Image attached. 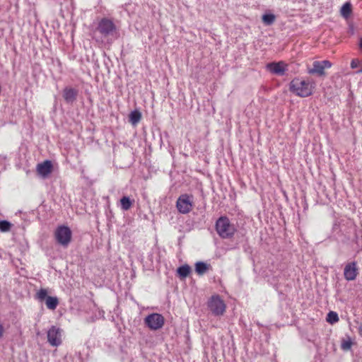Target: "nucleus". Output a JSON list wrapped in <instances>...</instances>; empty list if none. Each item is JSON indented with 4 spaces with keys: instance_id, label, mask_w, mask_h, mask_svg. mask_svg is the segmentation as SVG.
<instances>
[{
    "instance_id": "f257e3e1",
    "label": "nucleus",
    "mask_w": 362,
    "mask_h": 362,
    "mask_svg": "<svg viewBox=\"0 0 362 362\" xmlns=\"http://www.w3.org/2000/svg\"><path fill=\"white\" fill-rule=\"evenodd\" d=\"M315 88V83L310 80L300 78H293L290 83V90L296 95L305 98L311 95Z\"/></svg>"
},
{
    "instance_id": "f03ea898",
    "label": "nucleus",
    "mask_w": 362,
    "mask_h": 362,
    "mask_svg": "<svg viewBox=\"0 0 362 362\" xmlns=\"http://www.w3.org/2000/svg\"><path fill=\"white\" fill-rule=\"evenodd\" d=\"M216 230L218 235L222 238H230L233 236L236 231L235 226L230 223L227 216H221L216 221Z\"/></svg>"
},
{
    "instance_id": "7ed1b4c3",
    "label": "nucleus",
    "mask_w": 362,
    "mask_h": 362,
    "mask_svg": "<svg viewBox=\"0 0 362 362\" xmlns=\"http://www.w3.org/2000/svg\"><path fill=\"white\" fill-rule=\"evenodd\" d=\"M97 30L103 37L115 36L117 34V28L113 21L103 18L98 23Z\"/></svg>"
},
{
    "instance_id": "20e7f679",
    "label": "nucleus",
    "mask_w": 362,
    "mask_h": 362,
    "mask_svg": "<svg viewBox=\"0 0 362 362\" xmlns=\"http://www.w3.org/2000/svg\"><path fill=\"white\" fill-rule=\"evenodd\" d=\"M193 199L194 197L192 194H181L176 202L177 211L182 214L189 213L193 208Z\"/></svg>"
},
{
    "instance_id": "39448f33",
    "label": "nucleus",
    "mask_w": 362,
    "mask_h": 362,
    "mask_svg": "<svg viewBox=\"0 0 362 362\" xmlns=\"http://www.w3.org/2000/svg\"><path fill=\"white\" fill-rule=\"evenodd\" d=\"M54 237L59 245L67 247L71 240L72 233L68 226H59L55 230Z\"/></svg>"
},
{
    "instance_id": "423d86ee",
    "label": "nucleus",
    "mask_w": 362,
    "mask_h": 362,
    "mask_svg": "<svg viewBox=\"0 0 362 362\" xmlns=\"http://www.w3.org/2000/svg\"><path fill=\"white\" fill-rule=\"evenodd\" d=\"M144 322L150 329L158 330L164 325L165 319L159 313H152L145 317Z\"/></svg>"
},
{
    "instance_id": "0eeeda50",
    "label": "nucleus",
    "mask_w": 362,
    "mask_h": 362,
    "mask_svg": "<svg viewBox=\"0 0 362 362\" xmlns=\"http://www.w3.org/2000/svg\"><path fill=\"white\" fill-rule=\"evenodd\" d=\"M208 307L214 315H222L226 310V305L219 296H213L208 301Z\"/></svg>"
},
{
    "instance_id": "6e6552de",
    "label": "nucleus",
    "mask_w": 362,
    "mask_h": 362,
    "mask_svg": "<svg viewBox=\"0 0 362 362\" xmlns=\"http://www.w3.org/2000/svg\"><path fill=\"white\" fill-rule=\"evenodd\" d=\"M47 341L52 346L62 344V330L56 326H52L47 331Z\"/></svg>"
},
{
    "instance_id": "1a4fd4ad",
    "label": "nucleus",
    "mask_w": 362,
    "mask_h": 362,
    "mask_svg": "<svg viewBox=\"0 0 362 362\" xmlns=\"http://www.w3.org/2000/svg\"><path fill=\"white\" fill-rule=\"evenodd\" d=\"M358 267L356 262L346 264L344 269V276L347 281H354L358 275Z\"/></svg>"
},
{
    "instance_id": "9d476101",
    "label": "nucleus",
    "mask_w": 362,
    "mask_h": 362,
    "mask_svg": "<svg viewBox=\"0 0 362 362\" xmlns=\"http://www.w3.org/2000/svg\"><path fill=\"white\" fill-rule=\"evenodd\" d=\"M267 71L272 74L283 76L286 71V64L284 62H271L266 65Z\"/></svg>"
},
{
    "instance_id": "9b49d317",
    "label": "nucleus",
    "mask_w": 362,
    "mask_h": 362,
    "mask_svg": "<svg viewBox=\"0 0 362 362\" xmlns=\"http://www.w3.org/2000/svg\"><path fill=\"white\" fill-rule=\"evenodd\" d=\"M52 162L49 160H46L37 164L36 170L41 177L45 178L52 173Z\"/></svg>"
},
{
    "instance_id": "f8f14e48",
    "label": "nucleus",
    "mask_w": 362,
    "mask_h": 362,
    "mask_svg": "<svg viewBox=\"0 0 362 362\" xmlns=\"http://www.w3.org/2000/svg\"><path fill=\"white\" fill-rule=\"evenodd\" d=\"M308 73L312 75H317V76H325V71L320 61H315L313 63V67L308 69Z\"/></svg>"
},
{
    "instance_id": "ddd939ff",
    "label": "nucleus",
    "mask_w": 362,
    "mask_h": 362,
    "mask_svg": "<svg viewBox=\"0 0 362 362\" xmlns=\"http://www.w3.org/2000/svg\"><path fill=\"white\" fill-rule=\"evenodd\" d=\"M77 90L72 88H65L63 92V97L68 103H72L76 98Z\"/></svg>"
},
{
    "instance_id": "4468645a",
    "label": "nucleus",
    "mask_w": 362,
    "mask_h": 362,
    "mask_svg": "<svg viewBox=\"0 0 362 362\" xmlns=\"http://www.w3.org/2000/svg\"><path fill=\"white\" fill-rule=\"evenodd\" d=\"M45 304L48 309L54 310L59 304V300L56 296H47L45 299Z\"/></svg>"
},
{
    "instance_id": "2eb2a0df",
    "label": "nucleus",
    "mask_w": 362,
    "mask_h": 362,
    "mask_svg": "<svg viewBox=\"0 0 362 362\" xmlns=\"http://www.w3.org/2000/svg\"><path fill=\"white\" fill-rule=\"evenodd\" d=\"M134 202V199H130L129 197L124 196L120 199L121 209L124 211H127L132 207Z\"/></svg>"
},
{
    "instance_id": "dca6fc26",
    "label": "nucleus",
    "mask_w": 362,
    "mask_h": 362,
    "mask_svg": "<svg viewBox=\"0 0 362 362\" xmlns=\"http://www.w3.org/2000/svg\"><path fill=\"white\" fill-rule=\"evenodd\" d=\"M209 268V265L203 262H198L195 264V271L199 275H202L206 273Z\"/></svg>"
},
{
    "instance_id": "f3484780",
    "label": "nucleus",
    "mask_w": 362,
    "mask_h": 362,
    "mask_svg": "<svg viewBox=\"0 0 362 362\" xmlns=\"http://www.w3.org/2000/svg\"><path fill=\"white\" fill-rule=\"evenodd\" d=\"M177 274L181 279L186 278L191 272V268L189 265L185 264L180 267L177 270Z\"/></svg>"
},
{
    "instance_id": "a211bd4d",
    "label": "nucleus",
    "mask_w": 362,
    "mask_h": 362,
    "mask_svg": "<svg viewBox=\"0 0 362 362\" xmlns=\"http://www.w3.org/2000/svg\"><path fill=\"white\" fill-rule=\"evenodd\" d=\"M141 119V114L138 110L132 111L129 115V122L133 124L136 125Z\"/></svg>"
},
{
    "instance_id": "6ab92c4d",
    "label": "nucleus",
    "mask_w": 362,
    "mask_h": 362,
    "mask_svg": "<svg viewBox=\"0 0 362 362\" xmlns=\"http://www.w3.org/2000/svg\"><path fill=\"white\" fill-rule=\"evenodd\" d=\"M262 19L265 25H271L274 23L276 16L273 13H264L262 16Z\"/></svg>"
},
{
    "instance_id": "aec40b11",
    "label": "nucleus",
    "mask_w": 362,
    "mask_h": 362,
    "mask_svg": "<svg viewBox=\"0 0 362 362\" xmlns=\"http://www.w3.org/2000/svg\"><path fill=\"white\" fill-rule=\"evenodd\" d=\"M351 13V4L349 2L345 3L341 8V15L347 18Z\"/></svg>"
},
{
    "instance_id": "412c9836",
    "label": "nucleus",
    "mask_w": 362,
    "mask_h": 362,
    "mask_svg": "<svg viewBox=\"0 0 362 362\" xmlns=\"http://www.w3.org/2000/svg\"><path fill=\"white\" fill-rule=\"evenodd\" d=\"M12 224L8 221H0V231L8 232L11 230Z\"/></svg>"
},
{
    "instance_id": "4be33fe9",
    "label": "nucleus",
    "mask_w": 362,
    "mask_h": 362,
    "mask_svg": "<svg viewBox=\"0 0 362 362\" xmlns=\"http://www.w3.org/2000/svg\"><path fill=\"white\" fill-rule=\"evenodd\" d=\"M327 321L331 324L339 321V317L337 313L330 311L327 316Z\"/></svg>"
},
{
    "instance_id": "5701e85b",
    "label": "nucleus",
    "mask_w": 362,
    "mask_h": 362,
    "mask_svg": "<svg viewBox=\"0 0 362 362\" xmlns=\"http://www.w3.org/2000/svg\"><path fill=\"white\" fill-rule=\"evenodd\" d=\"M47 297V291L45 288H40L36 293V298L40 301H42Z\"/></svg>"
},
{
    "instance_id": "b1692460",
    "label": "nucleus",
    "mask_w": 362,
    "mask_h": 362,
    "mask_svg": "<svg viewBox=\"0 0 362 362\" xmlns=\"http://www.w3.org/2000/svg\"><path fill=\"white\" fill-rule=\"evenodd\" d=\"M352 342L350 339L347 340H343L341 344V348L343 350H349L351 349Z\"/></svg>"
},
{
    "instance_id": "393cba45",
    "label": "nucleus",
    "mask_w": 362,
    "mask_h": 362,
    "mask_svg": "<svg viewBox=\"0 0 362 362\" xmlns=\"http://www.w3.org/2000/svg\"><path fill=\"white\" fill-rule=\"evenodd\" d=\"M322 66H323V69L325 70L326 68H330L332 66V63L328 60L320 61Z\"/></svg>"
},
{
    "instance_id": "a878e982",
    "label": "nucleus",
    "mask_w": 362,
    "mask_h": 362,
    "mask_svg": "<svg viewBox=\"0 0 362 362\" xmlns=\"http://www.w3.org/2000/svg\"><path fill=\"white\" fill-rule=\"evenodd\" d=\"M359 64H360V62L358 59H352L351 62V69L357 68L358 66L359 65Z\"/></svg>"
},
{
    "instance_id": "bb28decb",
    "label": "nucleus",
    "mask_w": 362,
    "mask_h": 362,
    "mask_svg": "<svg viewBox=\"0 0 362 362\" xmlns=\"http://www.w3.org/2000/svg\"><path fill=\"white\" fill-rule=\"evenodd\" d=\"M4 328L3 325L0 322V338H1L4 335Z\"/></svg>"
},
{
    "instance_id": "cd10ccee",
    "label": "nucleus",
    "mask_w": 362,
    "mask_h": 362,
    "mask_svg": "<svg viewBox=\"0 0 362 362\" xmlns=\"http://www.w3.org/2000/svg\"><path fill=\"white\" fill-rule=\"evenodd\" d=\"M359 47L362 49V37L359 40Z\"/></svg>"
},
{
    "instance_id": "c85d7f7f",
    "label": "nucleus",
    "mask_w": 362,
    "mask_h": 362,
    "mask_svg": "<svg viewBox=\"0 0 362 362\" xmlns=\"http://www.w3.org/2000/svg\"><path fill=\"white\" fill-rule=\"evenodd\" d=\"M357 74H362V67L356 71Z\"/></svg>"
},
{
    "instance_id": "c756f323",
    "label": "nucleus",
    "mask_w": 362,
    "mask_h": 362,
    "mask_svg": "<svg viewBox=\"0 0 362 362\" xmlns=\"http://www.w3.org/2000/svg\"><path fill=\"white\" fill-rule=\"evenodd\" d=\"M359 332H360L361 335H362V325L359 328Z\"/></svg>"
}]
</instances>
